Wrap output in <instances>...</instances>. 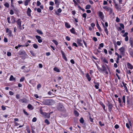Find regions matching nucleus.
Masks as SVG:
<instances>
[{"mask_svg":"<svg viewBox=\"0 0 133 133\" xmlns=\"http://www.w3.org/2000/svg\"><path fill=\"white\" fill-rule=\"evenodd\" d=\"M57 108L58 110L61 112H65L66 111L62 103H58L57 106Z\"/></svg>","mask_w":133,"mask_h":133,"instance_id":"nucleus-1","label":"nucleus"},{"mask_svg":"<svg viewBox=\"0 0 133 133\" xmlns=\"http://www.w3.org/2000/svg\"><path fill=\"white\" fill-rule=\"evenodd\" d=\"M40 113L42 115H43L45 118H49L50 117V115L52 112H50L49 113H47L45 112H43L41 109H40Z\"/></svg>","mask_w":133,"mask_h":133,"instance_id":"nucleus-2","label":"nucleus"},{"mask_svg":"<svg viewBox=\"0 0 133 133\" xmlns=\"http://www.w3.org/2000/svg\"><path fill=\"white\" fill-rule=\"evenodd\" d=\"M22 21L20 19H18L16 21L17 25V27L20 30H22L21 27Z\"/></svg>","mask_w":133,"mask_h":133,"instance_id":"nucleus-3","label":"nucleus"},{"mask_svg":"<svg viewBox=\"0 0 133 133\" xmlns=\"http://www.w3.org/2000/svg\"><path fill=\"white\" fill-rule=\"evenodd\" d=\"M108 107V109L110 112L113 107V105L112 104L109 102L107 104Z\"/></svg>","mask_w":133,"mask_h":133,"instance_id":"nucleus-4","label":"nucleus"},{"mask_svg":"<svg viewBox=\"0 0 133 133\" xmlns=\"http://www.w3.org/2000/svg\"><path fill=\"white\" fill-rule=\"evenodd\" d=\"M98 16L101 18V19L104 22V16L103 12L101 11H99L98 13Z\"/></svg>","mask_w":133,"mask_h":133,"instance_id":"nucleus-5","label":"nucleus"},{"mask_svg":"<svg viewBox=\"0 0 133 133\" xmlns=\"http://www.w3.org/2000/svg\"><path fill=\"white\" fill-rule=\"evenodd\" d=\"M82 41L81 39H77V43L79 46H82L83 44L81 43Z\"/></svg>","mask_w":133,"mask_h":133,"instance_id":"nucleus-6","label":"nucleus"},{"mask_svg":"<svg viewBox=\"0 0 133 133\" xmlns=\"http://www.w3.org/2000/svg\"><path fill=\"white\" fill-rule=\"evenodd\" d=\"M119 50L120 51L121 54H123L124 53L125 49L123 47H122L120 49H119Z\"/></svg>","mask_w":133,"mask_h":133,"instance_id":"nucleus-7","label":"nucleus"},{"mask_svg":"<svg viewBox=\"0 0 133 133\" xmlns=\"http://www.w3.org/2000/svg\"><path fill=\"white\" fill-rule=\"evenodd\" d=\"M102 66V69H101L100 68H98L99 71H106L107 70V69L105 66L104 65H103Z\"/></svg>","mask_w":133,"mask_h":133,"instance_id":"nucleus-8","label":"nucleus"},{"mask_svg":"<svg viewBox=\"0 0 133 133\" xmlns=\"http://www.w3.org/2000/svg\"><path fill=\"white\" fill-rule=\"evenodd\" d=\"M36 38L38 40V41L39 43H41L42 42V40L41 39V37L39 36L36 35L35 36Z\"/></svg>","mask_w":133,"mask_h":133,"instance_id":"nucleus-9","label":"nucleus"},{"mask_svg":"<svg viewBox=\"0 0 133 133\" xmlns=\"http://www.w3.org/2000/svg\"><path fill=\"white\" fill-rule=\"evenodd\" d=\"M31 11L30 8H28L27 10L26 11V13L29 16H31Z\"/></svg>","mask_w":133,"mask_h":133,"instance_id":"nucleus-10","label":"nucleus"},{"mask_svg":"<svg viewBox=\"0 0 133 133\" xmlns=\"http://www.w3.org/2000/svg\"><path fill=\"white\" fill-rule=\"evenodd\" d=\"M19 54L20 55H23L25 56L26 55V54L24 50L21 51L19 52Z\"/></svg>","mask_w":133,"mask_h":133,"instance_id":"nucleus-11","label":"nucleus"},{"mask_svg":"<svg viewBox=\"0 0 133 133\" xmlns=\"http://www.w3.org/2000/svg\"><path fill=\"white\" fill-rule=\"evenodd\" d=\"M61 52L62 54V56L63 58L66 61H68V59L65 55V53L63 51H61Z\"/></svg>","mask_w":133,"mask_h":133,"instance_id":"nucleus-12","label":"nucleus"},{"mask_svg":"<svg viewBox=\"0 0 133 133\" xmlns=\"http://www.w3.org/2000/svg\"><path fill=\"white\" fill-rule=\"evenodd\" d=\"M122 83L123 84V86L124 87L125 89V90H126V92H127L128 91V90L127 87L126 86V85H127V84L126 83H124L123 82H122Z\"/></svg>","mask_w":133,"mask_h":133,"instance_id":"nucleus-13","label":"nucleus"},{"mask_svg":"<svg viewBox=\"0 0 133 133\" xmlns=\"http://www.w3.org/2000/svg\"><path fill=\"white\" fill-rule=\"evenodd\" d=\"M127 66L129 69H132L133 68V66L131 64L129 63H128L127 64Z\"/></svg>","mask_w":133,"mask_h":133,"instance_id":"nucleus-14","label":"nucleus"},{"mask_svg":"<svg viewBox=\"0 0 133 133\" xmlns=\"http://www.w3.org/2000/svg\"><path fill=\"white\" fill-rule=\"evenodd\" d=\"M115 8L116 9L118 10V11H121V8H119L117 4L115 3Z\"/></svg>","mask_w":133,"mask_h":133,"instance_id":"nucleus-15","label":"nucleus"},{"mask_svg":"<svg viewBox=\"0 0 133 133\" xmlns=\"http://www.w3.org/2000/svg\"><path fill=\"white\" fill-rule=\"evenodd\" d=\"M59 0H54L55 4L56 5V6L58 7L59 4V2L58 1Z\"/></svg>","mask_w":133,"mask_h":133,"instance_id":"nucleus-16","label":"nucleus"},{"mask_svg":"<svg viewBox=\"0 0 133 133\" xmlns=\"http://www.w3.org/2000/svg\"><path fill=\"white\" fill-rule=\"evenodd\" d=\"M31 0H25L24 2V5L26 6L28 5V3L30 2Z\"/></svg>","mask_w":133,"mask_h":133,"instance_id":"nucleus-17","label":"nucleus"},{"mask_svg":"<svg viewBox=\"0 0 133 133\" xmlns=\"http://www.w3.org/2000/svg\"><path fill=\"white\" fill-rule=\"evenodd\" d=\"M9 80L10 81H15V78L13 76L11 75L10 77Z\"/></svg>","mask_w":133,"mask_h":133,"instance_id":"nucleus-18","label":"nucleus"},{"mask_svg":"<svg viewBox=\"0 0 133 133\" xmlns=\"http://www.w3.org/2000/svg\"><path fill=\"white\" fill-rule=\"evenodd\" d=\"M86 77L89 81H90L91 80V78L88 74H86Z\"/></svg>","mask_w":133,"mask_h":133,"instance_id":"nucleus-19","label":"nucleus"},{"mask_svg":"<svg viewBox=\"0 0 133 133\" xmlns=\"http://www.w3.org/2000/svg\"><path fill=\"white\" fill-rule=\"evenodd\" d=\"M74 114L75 115L76 117H77L79 116V113L76 110H75L74 111Z\"/></svg>","mask_w":133,"mask_h":133,"instance_id":"nucleus-20","label":"nucleus"},{"mask_svg":"<svg viewBox=\"0 0 133 133\" xmlns=\"http://www.w3.org/2000/svg\"><path fill=\"white\" fill-rule=\"evenodd\" d=\"M94 83L96 84L95 85V87L96 89H99V83H96L94 82Z\"/></svg>","mask_w":133,"mask_h":133,"instance_id":"nucleus-21","label":"nucleus"},{"mask_svg":"<svg viewBox=\"0 0 133 133\" xmlns=\"http://www.w3.org/2000/svg\"><path fill=\"white\" fill-rule=\"evenodd\" d=\"M65 26L67 28H69L70 27V25L66 22H65Z\"/></svg>","mask_w":133,"mask_h":133,"instance_id":"nucleus-22","label":"nucleus"},{"mask_svg":"<svg viewBox=\"0 0 133 133\" xmlns=\"http://www.w3.org/2000/svg\"><path fill=\"white\" fill-rule=\"evenodd\" d=\"M16 18L14 17H12L11 19V20L12 21V23H15L16 22Z\"/></svg>","mask_w":133,"mask_h":133,"instance_id":"nucleus-23","label":"nucleus"},{"mask_svg":"<svg viewBox=\"0 0 133 133\" xmlns=\"http://www.w3.org/2000/svg\"><path fill=\"white\" fill-rule=\"evenodd\" d=\"M54 70L55 71L57 72H59L60 71L59 69L57 67H55L54 68Z\"/></svg>","mask_w":133,"mask_h":133,"instance_id":"nucleus-24","label":"nucleus"},{"mask_svg":"<svg viewBox=\"0 0 133 133\" xmlns=\"http://www.w3.org/2000/svg\"><path fill=\"white\" fill-rule=\"evenodd\" d=\"M27 107L28 109H32V105L30 104H29L28 105Z\"/></svg>","mask_w":133,"mask_h":133,"instance_id":"nucleus-25","label":"nucleus"},{"mask_svg":"<svg viewBox=\"0 0 133 133\" xmlns=\"http://www.w3.org/2000/svg\"><path fill=\"white\" fill-rule=\"evenodd\" d=\"M30 52L31 53V55L34 56H36V54L34 53V52L32 50H31L30 51Z\"/></svg>","mask_w":133,"mask_h":133,"instance_id":"nucleus-26","label":"nucleus"},{"mask_svg":"<svg viewBox=\"0 0 133 133\" xmlns=\"http://www.w3.org/2000/svg\"><path fill=\"white\" fill-rule=\"evenodd\" d=\"M104 31L107 35H108V31L107 27H104Z\"/></svg>","mask_w":133,"mask_h":133,"instance_id":"nucleus-27","label":"nucleus"},{"mask_svg":"<svg viewBox=\"0 0 133 133\" xmlns=\"http://www.w3.org/2000/svg\"><path fill=\"white\" fill-rule=\"evenodd\" d=\"M37 32L40 35H42L43 34V32L42 31L39 30H37Z\"/></svg>","mask_w":133,"mask_h":133,"instance_id":"nucleus-28","label":"nucleus"},{"mask_svg":"<svg viewBox=\"0 0 133 133\" xmlns=\"http://www.w3.org/2000/svg\"><path fill=\"white\" fill-rule=\"evenodd\" d=\"M21 101H22V103H26L27 102V100L25 99H22L21 100Z\"/></svg>","mask_w":133,"mask_h":133,"instance_id":"nucleus-29","label":"nucleus"},{"mask_svg":"<svg viewBox=\"0 0 133 133\" xmlns=\"http://www.w3.org/2000/svg\"><path fill=\"white\" fill-rule=\"evenodd\" d=\"M70 31L72 33L75 34V29L74 28H72L71 29H70Z\"/></svg>","mask_w":133,"mask_h":133,"instance_id":"nucleus-30","label":"nucleus"},{"mask_svg":"<svg viewBox=\"0 0 133 133\" xmlns=\"http://www.w3.org/2000/svg\"><path fill=\"white\" fill-rule=\"evenodd\" d=\"M118 102L120 104V105L121 107L123 106V105L122 104H121V99L119 98H118Z\"/></svg>","mask_w":133,"mask_h":133,"instance_id":"nucleus-31","label":"nucleus"},{"mask_svg":"<svg viewBox=\"0 0 133 133\" xmlns=\"http://www.w3.org/2000/svg\"><path fill=\"white\" fill-rule=\"evenodd\" d=\"M80 122L81 123H83L84 122V120L83 117H81L79 119Z\"/></svg>","mask_w":133,"mask_h":133,"instance_id":"nucleus-32","label":"nucleus"},{"mask_svg":"<svg viewBox=\"0 0 133 133\" xmlns=\"http://www.w3.org/2000/svg\"><path fill=\"white\" fill-rule=\"evenodd\" d=\"M103 8L104 9L106 10H107L108 11H109V9L110 8L108 6H105L103 7Z\"/></svg>","mask_w":133,"mask_h":133,"instance_id":"nucleus-33","label":"nucleus"},{"mask_svg":"<svg viewBox=\"0 0 133 133\" xmlns=\"http://www.w3.org/2000/svg\"><path fill=\"white\" fill-rule=\"evenodd\" d=\"M90 7H91V6H90V5L89 4H88V5H87L86 6L85 9H89L90 8Z\"/></svg>","mask_w":133,"mask_h":133,"instance_id":"nucleus-34","label":"nucleus"},{"mask_svg":"<svg viewBox=\"0 0 133 133\" xmlns=\"http://www.w3.org/2000/svg\"><path fill=\"white\" fill-rule=\"evenodd\" d=\"M52 41L56 45H58V42L57 41L55 40H52Z\"/></svg>","mask_w":133,"mask_h":133,"instance_id":"nucleus-35","label":"nucleus"},{"mask_svg":"<svg viewBox=\"0 0 133 133\" xmlns=\"http://www.w3.org/2000/svg\"><path fill=\"white\" fill-rule=\"evenodd\" d=\"M4 5L6 7L8 8L9 6V4L7 3H6L4 4Z\"/></svg>","mask_w":133,"mask_h":133,"instance_id":"nucleus-36","label":"nucleus"},{"mask_svg":"<svg viewBox=\"0 0 133 133\" xmlns=\"http://www.w3.org/2000/svg\"><path fill=\"white\" fill-rule=\"evenodd\" d=\"M122 100L123 102L124 103H125V95L123 96L122 97Z\"/></svg>","mask_w":133,"mask_h":133,"instance_id":"nucleus-37","label":"nucleus"},{"mask_svg":"<svg viewBox=\"0 0 133 133\" xmlns=\"http://www.w3.org/2000/svg\"><path fill=\"white\" fill-rule=\"evenodd\" d=\"M103 61L104 62L106 63L107 64L108 63V61H107V59L105 58H104L103 59Z\"/></svg>","mask_w":133,"mask_h":133,"instance_id":"nucleus-38","label":"nucleus"},{"mask_svg":"<svg viewBox=\"0 0 133 133\" xmlns=\"http://www.w3.org/2000/svg\"><path fill=\"white\" fill-rule=\"evenodd\" d=\"M33 47L35 49H37L38 48L37 45L36 44H34L33 45Z\"/></svg>","mask_w":133,"mask_h":133,"instance_id":"nucleus-39","label":"nucleus"},{"mask_svg":"<svg viewBox=\"0 0 133 133\" xmlns=\"http://www.w3.org/2000/svg\"><path fill=\"white\" fill-rule=\"evenodd\" d=\"M45 122L47 125H49L50 123L48 120L47 119L45 120Z\"/></svg>","mask_w":133,"mask_h":133,"instance_id":"nucleus-40","label":"nucleus"},{"mask_svg":"<svg viewBox=\"0 0 133 133\" xmlns=\"http://www.w3.org/2000/svg\"><path fill=\"white\" fill-rule=\"evenodd\" d=\"M96 26L98 29L100 30V29H101V28L98 23V22H97L96 23Z\"/></svg>","mask_w":133,"mask_h":133,"instance_id":"nucleus-41","label":"nucleus"},{"mask_svg":"<svg viewBox=\"0 0 133 133\" xmlns=\"http://www.w3.org/2000/svg\"><path fill=\"white\" fill-rule=\"evenodd\" d=\"M14 0H11V6L14 8V5H13V2H14Z\"/></svg>","mask_w":133,"mask_h":133,"instance_id":"nucleus-42","label":"nucleus"},{"mask_svg":"<svg viewBox=\"0 0 133 133\" xmlns=\"http://www.w3.org/2000/svg\"><path fill=\"white\" fill-rule=\"evenodd\" d=\"M41 3H40V1H37V5L38 6H39L40 5H41Z\"/></svg>","mask_w":133,"mask_h":133,"instance_id":"nucleus-43","label":"nucleus"},{"mask_svg":"<svg viewBox=\"0 0 133 133\" xmlns=\"http://www.w3.org/2000/svg\"><path fill=\"white\" fill-rule=\"evenodd\" d=\"M86 15L87 14L85 13H84L82 14V17L84 18H84L85 20V19L86 18Z\"/></svg>","mask_w":133,"mask_h":133,"instance_id":"nucleus-44","label":"nucleus"},{"mask_svg":"<svg viewBox=\"0 0 133 133\" xmlns=\"http://www.w3.org/2000/svg\"><path fill=\"white\" fill-rule=\"evenodd\" d=\"M120 26L121 28H122L123 29L124 28V24L122 23H121L120 24Z\"/></svg>","mask_w":133,"mask_h":133,"instance_id":"nucleus-45","label":"nucleus"},{"mask_svg":"<svg viewBox=\"0 0 133 133\" xmlns=\"http://www.w3.org/2000/svg\"><path fill=\"white\" fill-rule=\"evenodd\" d=\"M129 43H133V39L132 38H130L129 39Z\"/></svg>","mask_w":133,"mask_h":133,"instance_id":"nucleus-46","label":"nucleus"},{"mask_svg":"<svg viewBox=\"0 0 133 133\" xmlns=\"http://www.w3.org/2000/svg\"><path fill=\"white\" fill-rule=\"evenodd\" d=\"M128 33L127 32H125L124 34L123 35V37H126L128 36Z\"/></svg>","mask_w":133,"mask_h":133,"instance_id":"nucleus-47","label":"nucleus"},{"mask_svg":"<svg viewBox=\"0 0 133 133\" xmlns=\"http://www.w3.org/2000/svg\"><path fill=\"white\" fill-rule=\"evenodd\" d=\"M120 20L119 18H118V17H117L116 18V21L117 22H118L120 21Z\"/></svg>","mask_w":133,"mask_h":133,"instance_id":"nucleus-48","label":"nucleus"},{"mask_svg":"<svg viewBox=\"0 0 133 133\" xmlns=\"http://www.w3.org/2000/svg\"><path fill=\"white\" fill-rule=\"evenodd\" d=\"M10 17H8L7 18L8 22L10 24L11 23V22L10 21Z\"/></svg>","mask_w":133,"mask_h":133,"instance_id":"nucleus-49","label":"nucleus"},{"mask_svg":"<svg viewBox=\"0 0 133 133\" xmlns=\"http://www.w3.org/2000/svg\"><path fill=\"white\" fill-rule=\"evenodd\" d=\"M41 87V84H38L37 86V89H38L40 88Z\"/></svg>","mask_w":133,"mask_h":133,"instance_id":"nucleus-50","label":"nucleus"},{"mask_svg":"<svg viewBox=\"0 0 133 133\" xmlns=\"http://www.w3.org/2000/svg\"><path fill=\"white\" fill-rule=\"evenodd\" d=\"M23 112L24 114L26 115H28L29 114L24 110H23Z\"/></svg>","mask_w":133,"mask_h":133,"instance_id":"nucleus-51","label":"nucleus"},{"mask_svg":"<svg viewBox=\"0 0 133 133\" xmlns=\"http://www.w3.org/2000/svg\"><path fill=\"white\" fill-rule=\"evenodd\" d=\"M11 52H8L7 53V55L8 56H11Z\"/></svg>","mask_w":133,"mask_h":133,"instance_id":"nucleus-52","label":"nucleus"},{"mask_svg":"<svg viewBox=\"0 0 133 133\" xmlns=\"http://www.w3.org/2000/svg\"><path fill=\"white\" fill-rule=\"evenodd\" d=\"M36 120H37V118L36 117H34L32 119V121L33 122H35L36 121Z\"/></svg>","mask_w":133,"mask_h":133,"instance_id":"nucleus-53","label":"nucleus"},{"mask_svg":"<svg viewBox=\"0 0 133 133\" xmlns=\"http://www.w3.org/2000/svg\"><path fill=\"white\" fill-rule=\"evenodd\" d=\"M4 41L6 43L8 41V39L6 38L5 37L4 39Z\"/></svg>","mask_w":133,"mask_h":133,"instance_id":"nucleus-54","label":"nucleus"},{"mask_svg":"<svg viewBox=\"0 0 133 133\" xmlns=\"http://www.w3.org/2000/svg\"><path fill=\"white\" fill-rule=\"evenodd\" d=\"M25 78L24 77H22L20 80V81L21 82H23L24 79Z\"/></svg>","mask_w":133,"mask_h":133,"instance_id":"nucleus-55","label":"nucleus"},{"mask_svg":"<svg viewBox=\"0 0 133 133\" xmlns=\"http://www.w3.org/2000/svg\"><path fill=\"white\" fill-rule=\"evenodd\" d=\"M99 46L101 48L103 47L104 46L103 43H101L99 45Z\"/></svg>","mask_w":133,"mask_h":133,"instance_id":"nucleus-56","label":"nucleus"},{"mask_svg":"<svg viewBox=\"0 0 133 133\" xmlns=\"http://www.w3.org/2000/svg\"><path fill=\"white\" fill-rule=\"evenodd\" d=\"M92 39L95 42H96L97 41V38L95 37H93Z\"/></svg>","mask_w":133,"mask_h":133,"instance_id":"nucleus-57","label":"nucleus"},{"mask_svg":"<svg viewBox=\"0 0 133 133\" xmlns=\"http://www.w3.org/2000/svg\"><path fill=\"white\" fill-rule=\"evenodd\" d=\"M1 108L3 110H5L6 109L4 105H2L1 107Z\"/></svg>","mask_w":133,"mask_h":133,"instance_id":"nucleus-58","label":"nucleus"},{"mask_svg":"<svg viewBox=\"0 0 133 133\" xmlns=\"http://www.w3.org/2000/svg\"><path fill=\"white\" fill-rule=\"evenodd\" d=\"M37 11L38 12L40 13L41 12V10L40 8H38L37 9Z\"/></svg>","mask_w":133,"mask_h":133,"instance_id":"nucleus-59","label":"nucleus"},{"mask_svg":"<svg viewBox=\"0 0 133 133\" xmlns=\"http://www.w3.org/2000/svg\"><path fill=\"white\" fill-rule=\"evenodd\" d=\"M89 120L91 122H93V119L91 118V116L89 117Z\"/></svg>","mask_w":133,"mask_h":133,"instance_id":"nucleus-60","label":"nucleus"},{"mask_svg":"<svg viewBox=\"0 0 133 133\" xmlns=\"http://www.w3.org/2000/svg\"><path fill=\"white\" fill-rule=\"evenodd\" d=\"M49 4L51 5L52 6L54 5V3L52 1H50L49 2Z\"/></svg>","mask_w":133,"mask_h":133,"instance_id":"nucleus-61","label":"nucleus"},{"mask_svg":"<svg viewBox=\"0 0 133 133\" xmlns=\"http://www.w3.org/2000/svg\"><path fill=\"white\" fill-rule=\"evenodd\" d=\"M99 124L101 125V126H102L104 125V124L103 123L102 124V122L101 121H99Z\"/></svg>","mask_w":133,"mask_h":133,"instance_id":"nucleus-62","label":"nucleus"},{"mask_svg":"<svg viewBox=\"0 0 133 133\" xmlns=\"http://www.w3.org/2000/svg\"><path fill=\"white\" fill-rule=\"evenodd\" d=\"M26 130L28 133H31L30 130L29 128H27V129H26Z\"/></svg>","mask_w":133,"mask_h":133,"instance_id":"nucleus-63","label":"nucleus"},{"mask_svg":"<svg viewBox=\"0 0 133 133\" xmlns=\"http://www.w3.org/2000/svg\"><path fill=\"white\" fill-rule=\"evenodd\" d=\"M130 55L133 57V51H132L130 52Z\"/></svg>","mask_w":133,"mask_h":133,"instance_id":"nucleus-64","label":"nucleus"}]
</instances>
